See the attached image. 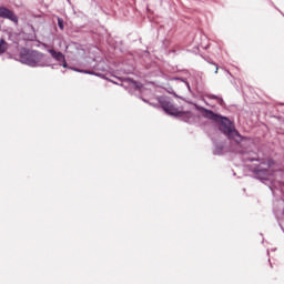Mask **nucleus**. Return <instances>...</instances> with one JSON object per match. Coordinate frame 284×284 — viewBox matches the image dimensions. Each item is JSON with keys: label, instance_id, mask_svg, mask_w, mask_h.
<instances>
[{"label": "nucleus", "instance_id": "nucleus-17", "mask_svg": "<svg viewBox=\"0 0 284 284\" xmlns=\"http://www.w3.org/2000/svg\"><path fill=\"white\" fill-rule=\"evenodd\" d=\"M111 83H115V85H119V83L114 82V80H111Z\"/></svg>", "mask_w": 284, "mask_h": 284}, {"label": "nucleus", "instance_id": "nucleus-1", "mask_svg": "<svg viewBox=\"0 0 284 284\" xmlns=\"http://www.w3.org/2000/svg\"><path fill=\"white\" fill-rule=\"evenodd\" d=\"M195 110L202 113L204 119H209V121H214V123H220L219 130L227 136V139H234L236 143H241L243 141V136L239 133L237 130L234 129V124L230 118L215 113L210 109H205V106L195 105Z\"/></svg>", "mask_w": 284, "mask_h": 284}, {"label": "nucleus", "instance_id": "nucleus-6", "mask_svg": "<svg viewBox=\"0 0 284 284\" xmlns=\"http://www.w3.org/2000/svg\"><path fill=\"white\" fill-rule=\"evenodd\" d=\"M123 82L129 83V85H131V88H133V90H141V88H143V83L136 82V80H134L132 78H124Z\"/></svg>", "mask_w": 284, "mask_h": 284}, {"label": "nucleus", "instance_id": "nucleus-3", "mask_svg": "<svg viewBox=\"0 0 284 284\" xmlns=\"http://www.w3.org/2000/svg\"><path fill=\"white\" fill-rule=\"evenodd\" d=\"M47 52L51 54L52 59L57 61L58 65L65 68L67 70H72L73 72H79L80 74H91V77H99V79H105V74L99 73L91 69H79L68 65V60H65V54L61 51L54 49H47Z\"/></svg>", "mask_w": 284, "mask_h": 284}, {"label": "nucleus", "instance_id": "nucleus-13", "mask_svg": "<svg viewBox=\"0 0 284 284\" xmlns=\"http://www.w3.org/2000/svg\"><path fill=\"white\" fill-rule=\"evenodd\" d=\"M175 81H182V83H187V81H185V79L183 78H175Z\"/></svg>", "mask_w": 284, "mask_h": 284}, {"label": "nucleus", "instance_id": "nucleus-15", "mask_svg": "<svg viewBox=\"0 0 284 284\" xmlns=\"http://www.w3.org/2000/svg\"><path fill=\"white\" fill-rule=\"evenodd\" d=\"M142 101H143L144 103H150L146 99H143V98H142Z\"/></svg>", "mask_w": 284, "mask_h": 284}, {"label": "nucleus", "instance_id": "nucleus-4", "mask_svg": "<svg viewBox=\"0 0 284 284\" xmlns=\"http://www.w3.org/2000/svg\"><path fill=\"white\" fill-rule=\"evenodd\" d=\"M160 105L170 116L180 119V121H183L184 123H194V114L192 111H180L179 108L174 106V104L170 102V100L165 99L160 100Z\"/></svg>", "mask_w": 284, "mask_h": 284}, {"label": "nucleus", "instance_id": "nucleus-10", "mask_svg": "<svg viewBox=\"0 0 284 284\" xmlns=\"http://www.w3.org/2000/svg\"><path fill=\"white\" fill-rule=\"evenodd\" d=\"M84 63H85L87 68H97V65L90 64V63H94V59H92V58L84 59Z\"/></svg>", "mask_w": 284, "mask_h": 284}, {"label": "nucleus", "instance_id": "nucleus-7", "mask_svg": "<svg viewBox=\"0 0 284 284\" xmlns=\"http://www.w3.org/2000/svg\"><path fill=\"white\" fill-rule=\"evenodd\" d=\"M205 97H206V99H210L211 101H216L221 105V108L225 106V101L220 95L206 93Z\"/></svg>", "mask_w": 284, "mask_h": 284}, {"label": "nucleus", "instance_id": "nucleus-11", "mask_svg": "<svg viewBox=\"0 0 284 284\" xmlns=\"http://www.w3.org/2000/svg\"><path fill=\"white\" fill-rule=\"evenodd\" d=\"M58 28H60V30H65L63 18H58Z\"/></svg>", "mask_w": 284, "mask_h": 284}, {"label": "nucleus", "instance_id": "nucleus-18", "mask_svg": "<svg viewBox=\"0 0 284 284\" xmlns=\"http://www.w3.org/2000/svg\"><path fill=\"white\" fill-rule=\"evenodd\" d=\"M282 105H284V103H282Z\"/></svg>", "mask_w": 284, "mask_h": 284}, {"label": "nucleus", "instance_id": "nucleus-12", "mask_svg": "<svg viewBox=\"0 0 284 284\" xmlns=\"http://www.w3.org/2000/svg\"><path fill=\"white\" fill-rule=\"evenodd\" d=\"M44 68H51L52 70H54V64H52V58H50V65H45Z\"/></svg>", "mask_w": 284, "mask_h": 284}, {"label": "nucleus", "instance_id": "nucleus-8", "mask_svg": "<svg viewBox=\"0 0 284 284\" xmlns=\"http://www.w3.org/2000/svg\"><path fill=\"white\" fill-rule=\"evenodd\" d=\"M213 154H214L215 156H221V154H223V145H222L221 143L214 142Z\"/></svg>", "mask_w": 284, "mask_h": 284}, {"label": "nucleus", "instance_id": "nucleus-5", "mask_svg": "<svg viewBox=\"0 0 284 284\" xmlns=\"http://www.w3.org/2000/svg\"><path fill=\"white\" fill-rule=\"evenodd\" d=\"M0 19H9V21H13V23L19 21L14 12L6 7H0Z\"/></svg>", "mask_w": 284, "mask_h": 284}, {"label": "nucleus", "instance_id": "nucleus-2", "mask_svg": "<svg viewBox=\"0 0 284 284\" xmlns=\"http://www.w3.org/2000/svg\"><path fill=\"white\" fill-rule=\"evenodd\" d=\"M19 61L23 65H29V68H45V65H51L49 55L26 47L20 49Z\"/></svg>", "mask_w": 284, "mask_h": 284}, {"label": "nucleus", "instance_id": "nucleus-14", "mask_svg": "<svg viewBox=\"0 0 284 284\" xmlns=\"http://www.w3.org/2000/svg\"><path fill=\"white\" fill-rule=\"evenodd\" d=\"M185 85H186L189 92H192V88L190 87V82L186 81V82H185Z\"/></svg>", "mask_w": 284, "mask_h": 284}, {"label": "nucleus", "instance_id": "nucleus-9", "mask_svg": "<svg viewBox=\"0 0 284 284\" xmlns=\"http://www.w3.org/2000/svg\"><path fill=\"white\" fill-rule=\"evenodd\" d=\"M8 50V42L1 38L0 39V54H4V52Z\"/></svg>", "mask_w": 284, "mask_h": 284}, {"label": "nucleus", "instance_id": "nucleus-16", "mask_svg": "<svg viewBox=\"0 0 284 284\" xmlns=\"http://www.w3.org/2000/svg\"><path fill=\"white\" fill-rule=\"evenodd\" d=\"M219 73V67H216V69H215V74H217Z\"/></svg>", "mask_w": 284, "mask_h": 284}]
</instances>
